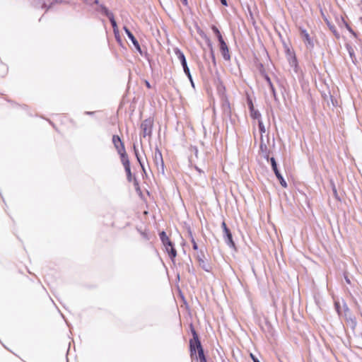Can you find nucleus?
I'll list each match as a JSON object with an SVG mask.
<instances>
[{
  "label": "nucleus",
  "instance_id": "obj_1",
  "mask_svg": "<svg viewBox=\"0 0 362 362\" xmlns=\"http://www.w3.org/2000/svg\"><path fill=\"white\" fill-rule=\"evenodd\" d=\"M192 332L193 338L189 340V349L191 355L192 356L195 354L197 350L199 360L206 358L198 334L194 329H192Z\"/></svg>",
  "mask_w": 362,
  "mask_h": 362
},
{
  "label": "nucleus",
  "instance_id": "obj_2",
  "mask_svg": "<svg viewBox=\"0 0 362 362\" xmlns=\"http://www.w3.org/2000/svg\"><path fill=\"white\" fill-rule=\"evenodd\" d=\"M174 52H175V54L177 58L179 59V61L180 62V63L182 66L184 72L187 76L188 78L189 79V81L192 83V86H194V85L193 83L192 75L190 74L189 69L187 66V60H186L184 53L178 48H175L174 49Z\"/></svg>",
  "mask_w": 362,
  "mask_h": 362
},
{
  "label": "nucleus",
  "instance_id": "obj_3",
  "mask_svg": "<svg viewBox=\"0 0 362 362\" xmlns=\"http://www.w3.org/2000/svg\"><path fill=\"white\" fill-rule=\"evenodd\" d=\"M153 161L157 168L158 172L161 173L162 175L165 174V166L164 162L162 156V153L158 148L155 149L154 155H153Z\"/></svg>",
  "mask_w": 362,
  "mask_h": 362
},
{
  "label": "nucleus",
  "instance_id": "obj_4",
  "mask_svg": "<svg viewBox=\"0 0 362 362\" xmlns=\"http://www.w3.org/2000/svg\"><path fill=\"white\" fill-rule=\"evenodd\" d=\"M159 235L165 247L170 246L171 259H173L177 255V251L174 247V245L168 238L165 231L160 233Z\"/></svg>",
  "mask_w": 362,
  "mask_h": 362
},
{
  "label": "nucleus",
  "instance_id": "obj_5",
  "mask_svg": "<svg viewBox=\"0 0 362 362\" xmlns=\"http://www.w3.org/2000/svg\"><path fill=\"white\" fill-rule=\"evenodd\" d=\"M153 128V120L151 118L144 120L141 124V134L144 137L151 136Z\"/></svg>",
  "mask_w": 362,
  "mask_h": 362
},
{
  "label": "nucleus",
  "instance_id": "obj_6",
  "mask_svg": "<svg viewBox=\"0 0 362 362\" xmlns=\"http://www.w3.org/2000/svg\"><path fill=\"white\" fill-rule=\"evenodd\" d=\"M270 162H271L272 170L274 172L275 175L276 176L277 179L279 180L281 185L283 187L286 188L287 187V183L285 181V180L284 179L282 175L280 173V172L277 168V164H276L275 158L273 157L271 158Z\"/></svg>",
  "mask_w": 362,
  "mask_h": 362
},
{
  "label": "nucleus",
  "instance_id": "obj_7",
  "mask_svg": "<svg viewBox=\"0 0 362 362\" xmlns=\"http://www.w3.org/2000/svg\"><path fill=\"white\" fill-rule=\"evenodd\" d=\"M299 30H300V37H301L303 42L305 43V46L307 47V48H308V49L313 48V47H314L313 41L311 39V37H310V35L306 31V30H305L303 28H300Z\"/></svg>",
  "mask_w": 362,
  "mask_h": 362
},
{
  "label": "nucleus",
  "instance_id": "obj_8",
  "mask_svg": "<svg viewBox=\"0 0 362 362\" xmlns=\"http://www.w3.org/2000/svg\"><path fill=\"white\" fill-rule=\"evenodd\" d=\"M197 259L199 262V266L206 272H209L211 271V266L206 262L205 255L202 251H199L197 255Z\"/></svg>",
  "mask_w": 362,
  "mask_h": 362
},
{
  "label": "nucleus",
  "instance_id": "obj_9",
  "mask_svg": "<svg viewBox=\"0 0 362 362\" xmlns=\"http://www.w3.org/2000/svg\"><path fill=\"white\" fill-rule=\"evenodd\" d=\"M112 143L119 154H120V153L124 154V152H126L124 145L119 136L114 135L112 136Z\"/></svg>",
  "mask_w": 362,
  "mask_h": 362
},
{
  "label": "nucleus",
  "instance_id": "obj_10",
  "mask_svg": "<svg viewBox=\"0 0 362 362\" xmlns=\"http://www.w3.org/2000/svg\"><path fill=\"white\" fill-rule=\"evenodd\" d=\"M124 30L125 31V33L127 34L128 38L132 41L134 47L136 48V49L141 54V49L139 43L137 41V40L135 38L134 35L131 33V31L126 26L124 27Z\"/></svg>",
  "mask_w": 362,
  "mask_h": 362
},
{
  "label": "nucleus",
  "instance_id": "obj_11",
  "mask_svg": "<svg viewBox=\"0 0 362 362\" xmlns=\"http://www.w3.org/2000/svg\"><path fill=\"white\" fill-rule=\"evenodd\" d=\"M223 238L226 243L232 248L235 247V243L233 242L232 233L230 230H227V232L223 233Z\"/></svg>",
  "mask_w": 362,
  "mask_h": 362
},
{
  "label": "nucleus",
  "instance_id": "obj_12",
  "mask_svg": "<svg viewBox=\"0 0 362 362\" xmlns=\"http://www.w3.org/2000/svg\"><path fill=\"white\" fill-rule=\"evenodd\" d=\"M220 51H221L223 58L225 60L229 61L230 59L229 49H228V45H226V43H224V44L222 43V45H220Z\"/></svg>",
  "mask_w": 362,
  "mask_h": 362
},
{
  "label": "nucleus",
  "instance_id": "obj_13",
  "mask_svg": "<svg viewBox=\"0 0 362 362\" xmlns=\"http://www.w3.org/2000/svg\"><path fill=\"white\" fill-rule=\"evenodd\" d=\"M261 142L259 145V151L262 155V156L266 158L267 160H269V150L267 146V144L264 143L263 137L261 136L260 138Z\"/></svg>",
  "mask_w": 362,
  "mask_h": 362
},
{
  "label": "nucleus",
  "instance_id": "obj_14",
  "mask_svg": "<svg viewBox=\"0 0 362 362\" xmlns=\"http://www.w3.org/2000/svg\"><path fill=\"white\" fill-rule=\"evenodd\" d=\"M36 6H40L42 8H49L56 0H35Z\"/></svg>",
  "mask_w": 362,
  "mask_h": 362
},
{
  "label": "nucleus",
  "instance_id": "obj_15",
  "mask_svg": "<svg viewBox=\"0 0 362 362\" xmlns=\"http://www.w3.org/2000/svg\"><path fill=\"white\" fill-rule=\"evenodd\" d=\"M119 155L121 156V161L124 167V169L127 170V169L130 168L129 160L128 158V156H127L126 152H124V154L120 153Z\"/></svg>",
  "mask_w": 362,
  "mask_h": 362
},
{
  "label": "nucleus",
  "instance_id": "obj_16",
  "mask_svg": "<svg viewBox=\"0 0 362 362\" xmlns=\"http://www.w3.org/2000/svg\"><path fill=\"white\" fill-rule=\"evenodd\" d=\"M98 11H100L101 13L106 16L107 18L112 16L113 13L110 12L107 7H105L103 4H99V7L98 8Z\"/></svg>",
  "mask_w": 362,
  "mask_h": 362
},
{
  "label": "nucleus",
  "instance_id": "obj_17",
  "mask_svg": "<svg viewBox=\"0 0 362 362\" xmlns=\"http://www.w3.org/2000/svg\"><path fill=\"white\" fill-rule=\"evenodd\" d=\"M222 109L226 115H229L230 112V103L228 100H224L222 104Z\"/></svg>",
  "mask_w": 362,
  "mask_h": 362
},
{
  "label": "nucleus",
  "instance_id": "obj_18",
  "mask_svg": "<svg viewBox=\"0 0 362 362\" xmlns=\"http://www.w3.org/2000/svg\"><path fill=\"white\" fill-rule=\"evenodd\" d=\"M110 21V23L112 26V28H113V31L115 33V34L116 35L117 33H118V28H117V23L115 20V18H114V15L112 14V16H110V17H108Z\"/></svg>",
  "mask_w": 362,
  "mask_h": 362
},
{
  "label": "nucleus",
  "instance_id": "obj_19",
  "mask_svg": "<svg viewBox=\"0 0 362 362\" xmlns=\"http://www.w3.org/2000/svg\"><path fill=\"white\" fill-rule=\"evenodd\" d=\"M251 116L254 119H257L258 120L261 119H260V117H261L260 113L257 110H254L252 105L251 106Z\"/></svg>",
  "mask_w": 362,
  "mask_h": 362
},
{
  "label": "nucleus",
  "instance_id": "obj_20",
  "mask_svg": "<svg viewBox=\"0 0 362 362\" xmlns=\"http://www.w3.org/2000/svg\"><path fill=\"white\" fill-rule=\"evenodd\" d=\"M258 126H259V132H260V134H261V136L263 137V134L265 133L266 132V129H265V127L262 122V121L261 119H259L258 120Z\"/></svg>",
  "mask_w": 362,
  "mask_h": 362
},
{
  "label": "nucleus",
  "instance_id": "obj_21",
  "mask_svg": "<svg viewBox=\"0 0 362 362\" xmlns=\"http://www.w3.org/2000/svg\"><path fill=\"white\" fill-rule=\"evenodd\" d=\"M211 30H213L214 33L216 35V36L218 37V36L221 35V33L218 28L215 25L211 26Z\"/></svg>",
  "mask_w": 362,
  "mask_h": 362
},
{
  "label": "nucleus",
  "instance_id": "obj_22",
  "mask_svg": "<svg viewBox=\"0 0 362 362\" xmlns=\"http://www.w3.org/2000/svg\"><path fill=\"white\" fill-rule=\"evenodd\" d=\"M125 171L127 173V177L128 181L131 182L132 180V173H131V168L127 169V170H125Z\"/></svg>",
  "mask_w": 362,
  "mask_h": 362
},
{
  "label": "nucleus",
  "instance_id": "obj_23",
  "mask_svg": "<svg viewBox=\"0 0 362 362\" xmlns=\"http://www.w3.org/2000/svg\"><path fill=\"white\" fill-rule=\"evenodd\" d=\"M191 242L192 243V247L194 250H198V245L195 241V240L194 239V238L192 236L191 238Z\"/></svg>",
  "mask_w": 362,
  "mask_h": 362
},
{
  "label": "nucleus",
  "instance_id": "obj_24",
  "mask_svg": "<svg viewBox=\"0 0 362 362\" xmlns=\"http://www.w3.org/2000/svg\"><path fill=\"white\" fill-rule=\"evenodd\" d=\"M137 160L139 163V164H140V165H141V167L142 168V170L144 171V173H146V170H145V168H144V165L143 160H141V157H138Z\"/></svg>",
  "mask_w": 362,
  "mask_h": 362
},
{
  "label": "nucleus",
  "instance_id": "obj_25",
  "mask_svg": "<svg viewBox=\"0 0 362 362\" xmlns=\"http://www.w3.org/2000/svg\"><path fill=\"white\" fill-rule=\"evenodd\" d=\"M221 227L223 228V233L224 232H227V230H229V228L227 227V226H226V223L224 221L222 222Z\"/></svg>",
  "mask_w": 362,
  "mask_h": 362
},
{
  "label": "nucleus",
  "instance_id": "obj_26",
  "mask_svg": "<svg viewBox=\"0 0 362 362\" xmlns=\"http://www.w3.org/2000/svg\"><path fill=\"white\" fill-rule=\"evenodd\" d=\"M217 39L218 40L219 45H222V43H226L221 35L218 36Z\"/></svg>",
  "mask_w": 362,
  "mask_h": 362
},
{
  "label": "nucleus",
  "instance_id": "obj_27",
  "mask_svg": "<svg viewBox=\"0 0 362 362\" xmlns=\"http://www.w3.org/2000/svg\"><path fill=\"white\" fill-rule=\"evenodd\" d=\"M270 89H271V91L274 97V98H276V91H275V89H274V87L273 86V84H270Z\"/></svg>",
  "mask_w": 362,
  "mask_h": 362
},
{
  "label": "nucleus",
  "instance_id": "obj_28",
  "mask_svg": "<svg viewBox=\"0 0 362 362\" xmlns=\"http://www.w3.org/2000/svg\"><path fill=\"white\" fill-rule=\"evenodd\" d=\"M250 357L252 359L253 362H260L259 359L252 354H250Z\"/></svg>",
  "mask_w": 362,
  "mask_h": 362
},
{
  "label": "nucleus",
  "instance_id": "obj_29",
  "mask_svg": "<svg viewBox=\"0 0 362 362\" xmlns=\"http://www.w3.org/2000/svg\"><path fill=\"white\" fill-rule=\"evenodd\" d=\"M134 151L135 156L136 157V159H137L138 157H140V156H139V151L136 149L135 145H134Z\"/></svg>",
  "mask_w": 362,
  "mask_h": 362
},
{
  "label": "nucleus",
  "instance_id": "obj_30",
  "mask_svg": "<svg viewBox=\"0 0 362 362\" xmlns=\"http://www.w3.org/2000/svg\"><path fill=\"white\" fill-rule=\"evenodd\" d=\"M166 252L168 253L170 257L171 258V253H170V246L165 247Z\"/></svg>",
  "mask_w": 362,
  "mask_h": 362
},
{
  "label": "nucleus",
  "instance_id": "obj_31",
  "mask_svg": "<svg viewBox=\"0 0 362 362\" xmlns=\"http://www.w3.org/2000/svg\"><path fill=\"white\" fill-rule=\"evenodd\" d=\"M344 279H345V281H346V282L347 284H349L351 283L350 279L348 278V276H344Z\"/></svg>",
  "mask_w": 362,
  "mask_h": 362
},
{
  "label": "nucleus",
  "instance_id": "obj_32",
  "mask_svg": "<svg viewBox=\"0 0 362 362\" xmlns=\"http://www.w3.org/2000/svg\"><path fill=\"white\" fill-rule=\"evenodd\" d=\"M221 4L223 5V6H227V1L226 0H220Z\"/></svg>",
  "mask_w": 362,
  "mask_h": 362
},
{
  "label": "nucleus",
  "instance_id": "obj_33",
  "mask_svg": "<svg viewBox=\"0 0 362 362\" xmlns=\"http://www.w3.org/2000/svg\"><path fill=\"white\" fill-rule=\"evenodd\" d=\"M266 79H267V81L269 83V86H270V84H272L270 78L268 76H267Z\"/></svg>",
  "mask_w": 362,
  "mask_h": 362
},
{
  "label": "nucleus",
  "instance_id": "obj_34",
  "mask_svg": "<svg viewBox=\"0 0 362 362\" xmlns=\"http://www.w3.org/2000/svg\"><path fill=\"white\" fill-rule=\"evenodd\" d=\"M333 192L335 194V196H337V192L334 185H333Z\"/></svg>",
  "mask_w": 362,
  "mask_h": 362
},
{
  "label": "nucleus",
  "instance_id": "obj_35",
  "mask_svg": "<svg viewBox=\"0 0 362 362\" xmlns=\"http://www.w3.org/2000/svg\"><path fill=\"white\" fill-rule=\"evenodd\" d=\"M85 3L86 4H91L92 3V0H83Z\"/></svg>",
  "mask_w": 362,
  "mask_h": 362
},
{
  "label": "nucleus",
  "instance_id": "obj_36",
  "mask_svg": "<svg viewBox=\"0 0 362 362\" xmlns=\"http://www.w3.org/2000/svg\"><path fill=\"white\" fill-rule=\"evenodd\" d=\"M146 86H147L148 88H151V85H150V83H149L148 81H146Z\"/></svg>",
  "mask_w": 362,
  "mask_h": 362
},
{
  "label": "nucleus",
  "instance_id": "obj_37",
  "mask_svg": "<svg viewBox=\"0 0 362 362\" xmlns=\"http://www.w3.org/2000/svg\"><path fill=\"white\" fill-rule=\"evenodd\" d=\"M200 362H207L206 358L200 359Z\"/></svg>",
  "mask_w": 362,
  "mask_h": 362
},
{
  "label": "nucleus",
  "instance_id": "obj_38",
  "mask_svg": "<svg viewBox=\"0 0 362 362\" xmlns=\"http://www.w3.org/2000/svg\"><path fill=\"white\" fill-rule=\"evenodd\" d=\"M182 1V3L185 5L187 4V0H181Z\"/></svg>",
  "mask_w": 362,
  "mask_h": 362
},
{
  "label": "nucleus",
  "instance_id": "obj_39",
  "mask_svg": "<svg viewBox=\"0 0 362 362\" xmlns=\"http://www.w3.org/2000/svg\"><path fill=\"white\" fill-rule=\"evenodd\" d=\"M93 3L95 4H99L98 0H94Z\"/></svg>",
  "mask_w": 362,
  "mask_h": 362
},
{
  "label": "nucleus",
  "instance_id": "obj_40",
  "mask_svg": "<svg viewBox=\"0 0 362 362\" xmlns=\"http://www.w3.org/2000/svg\"><path fill=\"white\" fill-rule=\"evenodd\" d=\"M335 305H336V308H337V311L339 312V305H338V303H335Z\"/></svg>",
  "mask_w": 362,
  "mask_h": 362
},
{
  "label": "nucleus",
  "instance_id": "obj_41",
  "mask_svg": "<svg viewBox=\"0 0 362 362\" xmlns=\"http://www.w3.org/2000/svg\"><path fill=\"white\" fill-rule=\"evenodd\" d=\"M86 113L87 115H92L93 112H86Z\"/></svg>",
  "mask_w": 362,
  "mask_h": 362
},
{
  "label": "nucleus",
  "instance_id": "obj_42",
  "mask_svg": "<svg viewBox=\"0 0 362 362\" xmlns=\"http://www.w3.org/2000/svg\"><path fill=\"white\" fill-rule=\"evenodd\" d=\"M212 57L214 59V55L213 54V51H211Z\"/></svg>",
  "mask_w": 362,
  "mask_h": 362
},
{
  "label": "nucleus",
  "instance_id": "obj_43",
  "mask_svg": "<svg viewBox=\"0 0 362 362\" xmlns=\"http://www.w3.org/2000/svg\"><path fill=\"white\" fill-rule=\"evenodd\" d=\"M197 170H198L199 172H201V170L198 168H196Z\"/></svg>",
  "mask_w": 362,
  "mask_h": 362
}]
</instances>
